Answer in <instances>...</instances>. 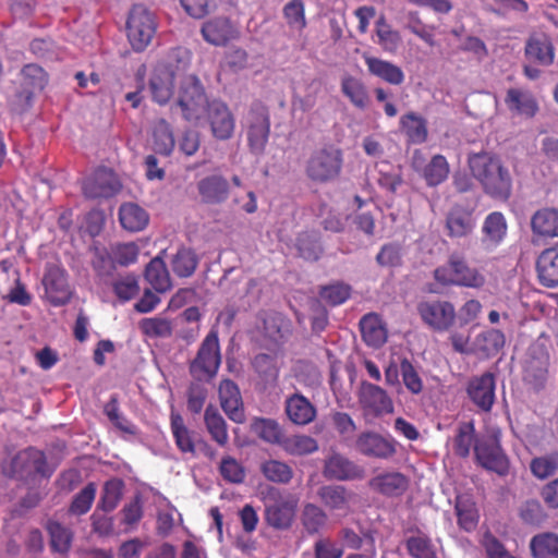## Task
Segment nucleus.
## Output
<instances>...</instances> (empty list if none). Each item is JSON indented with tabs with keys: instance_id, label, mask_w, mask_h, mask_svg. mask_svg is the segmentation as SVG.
I'll return each mask as SVG.
<instances>
[{
	"instance_id": "nucleus-42",
	"label": "nucleus",
	"mask_w": 558,
	"mask_h": 558,
	"mask_svg": "<svg viewBox=\"0 0 558 558\" xmlns=\"http://www.w3.org/2000/svg\"><path fill=\"white\" fill-rule=\"evenodd\" d=\"M251 430L265 442L281 445L284 432L280 424L272 418L255 417L251 423Z\"/></svg>"
},
{
	"instance_id": "nucleus-20",
	"label": "nucleus",
	"mask_w": 558,
	"mask_h": 558,
	"mask_svg": "<svg viewBox=\"0 0 558 558\" xmlns=\"http://www.w3.org/2000/svg\"><path fill=\"white\" fill-rule=\"evenodd\" d=\"M359 400L363 409L375 415L391 413L393 411L392 400L387 395L386 390L367 381L361 384Z\"/></svg>"
},
{
	"instance_id": "nucleus-33",
	"label": "nucleus",
	"mask_w": 558,
	"mask_h": 558,
	"mask_svg": "<svg viewBox=\"0 0 558 558\" xmlns=\"http://www.w3.org/2000/svg\"><path fill=\"white\" fill-rule=\"evenodd\" d=\"M284 411L289 420L296 425H307L316 417V408L301 393H293L287 398Z\"/></svg>"
},
{
	"instance_id": "nucleus-22",
	"label": "nucleus",
	"mask_w": 558,
	"mask_h": 558,
	"mask_svg": "<svg viewBox=\"0 0 558 558\" xmlns=\"http://www.w3.org/2000/svg\"><path fill=\"white\" fill-rule=\"evenodd\" d=\"M525 57L543 66H549L555 61V46L550 36L546 33H534L530 35L524 48Z\"/></svg>"
},
{
	"instance_id": "nucleus-56",
	"label": "nucleus",
	"mask_w": 558,
	"mask_h": 558,
	"mask_svg": "<svg viewBox=\"0 0 558 558\" xmlns=\"http://www.w3.org/2000/svg\"><path fill=\"white\" fill-rule=\"evenodd\" d=\"M260 472L269 482L277 484H288L293 477V470L288 463L274 459L263 462Z\"/></svg>"
},
{
	"instance_id": "nucleus-18",
	"label": "nucleus",
	"mask_w": 558,
	"mask_h": 558,
	"mask_svg": "<svg viewBox=\"0 0 558 558\" xmlns=\"http://www.w3.org/2000/svg\"><path fill=\"white\" fill-rule=\"evenodd\" d=\"M323 474L328 480L356 481L365 477V470L339 452L325 459Z\"/></svg>"
},
{
	"instance_id": "nucleus-46",
	"label": "nucleus",
	"mask_w": 558,
	"mask_h": 558,
	"mask_svg": "<svg viewBox=\"0 0 558 558\" xmlns=\"http://www.w3.org/2000/svg\"><path fill=\"white\" fill-rule=\"evenodd\" d=\"M46 530L50 537V548L54 553L66 554L72 546L73 532L58 521L49 520Z\"/></svg>"
},
{
	"instance_id": "nucleus-31",
	"label": "nucleus",
	"mask_w": 558,
	"mask_h": 558,
	"mask_svg": "<svg viewBox=\"0 0 558 558\" xmlns=\"http://www.w3.org/2000/svg\"><path fill=\"white\" fill-rule=\"evenodd\" d=\"M505 104L510 112L527 119L533 118L538 111V104L532 93L521 88H509Z\"/></svg>"
},
{
	"instance_id": "nucleus-27",
	"label": "nucleus",
	"mask_w": 558,
	"mask_h": 558,
	"mask_svg": "<svg viewBox=\"0 0 558 558\" xmlns=\"http://www.w3.org/2000/svg\"><path fill=\"white\" fill-rule=\"evenodd\" d=\"M446 230L449 238H466L475 228L472 210L454 205L446 215Z\"/></svg>"
},
{
	"instance_id": "nucleus-39",
	"label": "nucleus",
	"mask_w": 558,
	"mask_h": 558,
	"mask_svg": "<svg viewBox=\"0 0 558 558\" xmlns=\"http://www.w3.org/2000/svg\"><path fill=\"white\" fill-rule=\"evenodd\" d=\"M454 511L460 529L465 532H472L476 529L480 514L476 504L470 496L458 495L454 499Z\"/></svg>"
},
{
	"instance_id": "nucleus-54",
	"label": "nucleus",
	"mask_w": 558,
	"mask_h": 558,
	"mask_svg": "<svg viewBox=\"0 0 558 558\" xmlns=\"http://www.w3.org/2000/svg\"><path fill=\"white\" fill-rule=\"evenodd\" d=\"M351 293V286L341 281L322 286L318 290V295L322 301L330 306H339L343 304L350 299Z\"/></svg>"
},
{
	"instance_id": "nucleus-11",
	"label": "nucleus",
	"mask_w": 558,
	"mask_h": 558,
	"mask_svg": "<svg viewBox=\"0 0 558 558\" xmlns=\"http://www.w3.org/2000/svg\"><path fill=\"white\" fill-rule=\"evenodd\" d=\"M416 308L422 322L435 331H447L456 323V308L449 301H422Z\"/></svg>"
},
{
	"instance_id": "nucleus-53",
	"label": "nucleus",
	"mask_w": 558,
	"mask_h": 558,
	"mask_svg": "<svg viewBox=\"0 0 558 558\" xmlns=\"http://www.w3.org/2000/svg\"><path fill=\"white\" fill-rule=\"evenodd\" d=\"M171 430L179 450L195 456L196 449L192 433L185 426L180 414H171Z\"/></svg>"
},
{
	"instance_id": "nucleus-12",
	"label": "nucleus",
	"mask_w": 558,
	"mask_h": 558,
	"mask_svg": "<svg viewBox=\"0 0 558 558\" xmlns=\"http://www.w3.org/2000/svg\"><path fill=\"white\" fill-rule=\"evenodd\" d=\"M20 88L16 100L22 111L27 110L34 97L41 93L48 84V73L38 64H25L20 73Z\"/></svg>"
},
{
	"instance_id": "nucleus-47",
	"label": "nucleus",
	"mask_w": 558,
	"mask_h": 558,
	"mask_svg": "<svg viewBox=\"0 0 558 558\" xmlns=\"http://www.w3.org/2000/svg\"><path fill=\"white\" fill-rule=\"evenodd\" d=\"M530 549L534 558H558V535L551 532L536 534L531 538Z\"/></svg>"
},
{
	"instance_id": "nucleus-5",
	"label": "nucleus",
	"mask_w": 558,
	"mask_h": 558,
	"mask_svg": "<svg viewBox=\"0 0 558 558\" xmlns=\"http://www.w3.org/2000/svg\"><path fill=\"white\" fill-rule=\"evenodd\" d=\"M156 31L154 14L142 4L133 5L126 21V36L132 49L143 52L150 45Z\"/></svg>"
},
{
	"instance_id": "nucleus-51",
	"label": "nucleus",
	"mask_w": 558,
	"mask_h": 558,
	"mask_svg": "<svg viewBox=\"0 0 558 558\" xmlns=\"http://www.w3.org/2000/svg\"><path fill=\"white\" fill-rule=\"evenodd\" d=\"M280 447L291 456H306L318 450V442L307 435L283 437Z\"/></svg>"
},
{
	"instance_id": "nucleus-4",
	"label": "nucleus",
	"mask_w": 558,
	"mask_h": 558,
	"mask_svg": "<svg viewBox=\"0 0 558 558\" xmlns=\"http://www.w3.org/2000/svg\"><path fill=\"white\" fill-rule=\"evenodd\" d=\"M175 104L186 121H198L203 117L210 101L201 80L195 74L185 75L180 80Z\"/></svg>"
},
{
	"instance_id": "nucleus-64",
	"label": "nucleus",
	"mask_w": 558,
	"mask_h": 558,
	"mask_svg": "<svg viewBox=\"0 0 558 558\" xmlns=\"http://www.w3.org/2000/svg\"><path fill=\"white\" fill-rule=\"evenodd\" d=\"M92 266L97 276L99 277L112 276L117 265L112 258V253L110 248H96L92 260Z\"/></svg>"
},
{
	"instance_id": "nucleus-29",
	"label": "nucleus",
	"mask_w": 558,
	"mask_h": 558,
	"mask_svg": "<svg viewBox=\"0 0 558 558\" xmlns=\"http://www.w3.org/2000/svg\"><path fill=\"white\" fill-rule=\"evenodd\" d=\"M197 191L203 203L217 205L227 201L229 183L222 175L213 174L198 181Z\"/></svg>"
},
{
	"instance_id": "nucleus-36",
	"label": "nucleus",
	"mask_w": 558,
	"mask_h": 558,
	"mask_svg": "<svg viewBox=\"0 0 558 558\" xmlns=\"http://www.w3.org/2000/svg\"><path fill=\"white\" fill-rule=\"evenodd\" d=\"M327 512L318 505L305 502L300 513V522L307 535L322 533L328 524Z\"/></svg>"
},
{
	"instance_id": "nucleus-8",
	"label": "nucleus",
	"mask_w": 558,
	"mask_h": 558,
	"mask_svg": "<svg viewBox=\"0 0 558 558\" xmlns=\"http://www.w3.org/2000/svg\"><path fill=\"white\" fill-rule=\"evenodd\" d=\"M247 144L251 153L262 155L270 134V117L266 105L256 100L251 104L246 116Z\"/></svg>"
},
{
	"instance_id": "nucleus-25",
	"label": "nucleus",
	"mask_w": 558,
	"mask_h": 558,
	"mask_svg": "<svg viewBox=\"0 0 558 558\" xmlns=\"http://www.w3.org/2000/svg\"><path fill=\"white\" fill-rule=\"evenodd\" d=\"M363 60L372 76L393 86L403 84L405 75L399 65L368 53L363 54Z\"/></svg>"
},
{
	"instance_id": "nucleus-17",
	"label": "nucleus",
	"mask_w": 558,
	"mask_h": 558,
	"mask_svg": "<svg viewBox=\"0 0 558 558\" xmlns=\"http://www.w3.org/2000/svg\"><path fill=\"white\" fill-rule=\"evenodd\" d=\"M355 449L362 456L388 460L397 453V441L375 432H363L356 437Z\"/></svg>"
},
{
	"instance_id": "nucleus-48",
	"label": "nucleus",
	"mask_w": 558,
	"mask_h": 558,
	"mask_svg": "<svg viewBox=\"0 0 558 558\" xmlns=\"http://www.w3.org/2000/svg\"><path fill=\"white\" fill-rule=\"evenodd\" d=\"M377 43L388 53H396L400 48L402 38L398 31L393 29L384 15H380L375 23Z\"/></svg>"
},
{
	"instance_id": "nucleus-57",
	"label": "nucleus",
	"mask_w": 558,
	"mask_h": 558,
	"mask_svg": "<svg viewBox=\"0 0 558 558\" xmlns=\"http://www.w3.org/2000/svg\"><path fill=\"white\" fill-rule=\"evenodd\" d=\"M140 329L149 338H169L173 332L171 320L160 316L143 318L140 322Z\"/></svg>"
},
{
	"instance_id": "nucleus-63",
	"label": "nucleus",
	"mask_w": 558,
	"mask_h": 558,
	"mask_svg": "<svg viewBox=\"0 0 558 558\" xmlns=\"http://www.w3.org/2000/svg\"><path fill=\"white\" fill-rule=\"evenodd\" d=\"M282 13L291 28L303 31L306 27L305 5L302 0L289 1L283 7Z\"/></svg>"
},
{
	"instance_id": "nucleus-24",
	"label": "nucleus",
	"mask_w": 558,
	"mask_h": 558,
	"mask_svg": "<svg viewBox=\"0 0 558 558\" xmlns=\"http://www.w3.org/2000/svg\"><path fill=\"white\" fill-rule=\"evenodd\" d=\"M368 487L386 497H400L409 487V478L401 472H384L372 477Z\"/></svg>"
},
{
	"instance_id": "nucleus-19",
	"label": "nucleus",
	"mask_w": 558,
	"mask_h": 558,
	"mask_svg": "<svg viewBox=\"0 0 558 558\" xmlns=\"http://www.w3.org/2000/svg\"><path fill=\"white\" fill-rule=\"evenodd\" d=\"M495 376L486 372L469 380L466 393L480 411L489 412L495 403Z\"/></svg>"
},
{
	"instance_id": "nucleus-23",
	"label": "nucleus",
	"mask_w": 558,
	"mask_h": 558,
	"mask_svg": "<svg viewBox=\"0 0 558 558\" xmlns=\"http://www.w3.org/2000/svg\"><path fill=\"white\" fill-rule=\"evenodd\" d=\"M205 41L214 46H226L230 40L238 38L239 31L230 19L218 16L206 21L201 29Z\"/></svg>"
},
{
	"instance_id": "nucleus-21",
	"label": "nucleus",
	"mask_w": 558,
	"mask_h": 558,
	"mask_svg": "<svg viewBox=\"0 0 558 558\" xmlns=\"http://www.w3.org/2000/svg\"><path fill=\"white\" fill-rule=\"evenodd\" d=\"M218 393L227 416L235 423H243L245 421L244 404L238 385L231 379H223L219 385Z\"/></svg>"
},
{
	"instance_id": "nucleus-34",
	"label": "nucleus",
	"mask_w": 558,
	"mask_h": 558,
	"mask_svg": "<svg viewBox=\"0 0 558 558\" xmlns=\"http://www.w3.org/2000/svg\"><path fill=\"white\" fill-rule=\"evenodd\" d=\"M360 329L362 338L368 347L378 349L387 341V329L375 313L366 314L361 318Z\"/></svg>"
},
{
	"instance_id": "nucleus-3",
	"label": "nucleus",
	"mask_w": 558,
	"mask_h": 558,
	"mask_svg": "<svg viewBox=\"0 0 558 558\" xmlns=\"http://www.w3.org/2000/svg\"><path fill=\"white\" fill-rule=\"evenodd\" d=\"M343 167V154L333 145L315 149L305 163V174L314 183L325 184L339 178Z\"/></svg>"
},
{
	"instance_id": "nucleus-6",
	"label": "nucleus",
	"mask_w": 558,
	"mask_h": 558,
	"mask_svg": "<svg viewBox=\"0 0 558 558\" xmlns=\"http://www.w3.org/2000/svg\"><path fill=\"white\" fill-rule=\"evenodd\" d=\"M221 363L220 347L217 332L210 331L202 341L196 356L190 362L189 369L197 381L210 380Z\"/></svg>"
},
{
	"instance_id": "nucleus-7",
	"label": "nucleus",
	"mask_w": 558,
	"mask_h": 558,
	"mask_svg": "<svg viewBox=\"0 0 558 558\" xmlns=\"http://www.w3.org/2000/svg\"><path fill=\"white\" fill-rule=\"evenodd\" d=\"M3 472L12 477L27 480L37 475L50 477L53 469L49 468L44 451L29 447L17 452L9 466H3Z\"/></svg>"
},
{
	"instance_id": "nucleus-30",
	"label": "nucleus",
	"mask_w": 558,
	"mask_h": 558,
	"mask_svg": "<svg viewBox=\"0 0 558 558\" xmlns=\"http://www.w3.org/2000/svg\"><path fill=\"white\" fill-rule=\"evenodd\" d=\"M533 235L543 239L558 238V208L543 207L531 217Z\"/></svg>"
},
{
	"instance_id": "nucleus-32",
	"label": "nucleus",
	"mask_w": 558,
	"mask_h": 558,
	"mask_svg": "<svg viewBox=\"0 0 558 558\" xmlns=\"http://www.w3.org/2000/svg\"><path fill=\"white\" fill-rule=\"evenodd\" d=\"M317 497L329 511L350 510L353 494L342 485H324L318 488Z\"/></svg>"
},
{
	"instance_id": "nucleus-2",
	"label": "nucleus",
	"mask_w": 558,
	"mask_h": 558,
	"mask_svg": "<svg viewBox=\"0 0 558 558\" xmlns=\"http://www.w3.org/2000/svg\"><path fill=\"white\" fill-rule=\"evenodd\" d=\"M191 63L189 50L177 47L171 49L167 58L159 61L149 80L151 98L159 105H166L174 94L177 80H181Z\"/></svg>"
},
{
	"instance_id": "nucleus-16",
	"label": "nucleus",
	"mask_w": 558,
	"mask_h": 558,
	"mask_svg": "<svg viewBox=\"0 0 558 558\" xmlns=\"http://www.w3.org/2000/svg\"><path fill=\"white\" fill-rule=\"evenodd\" d=\"M204 113L216 140L227 141L233 136L235 119L226 102L215 99L210 101Z\"/></svg>"
},
{
	"instance_id": "nucleus-50",
	"label": "nucleus",
	"mask_w": 558,
	"mask_h": 558,
	"mask_svg": "<svg viewBox=\"0 0 558 558\" xmlns=\"http://www.w3.org/2000/svg\"><path fill=\"white\" fill-rule=\"evenodd\" d=\"M505 343V333L494 328L482 331L475 338L476 350L486 356L496 355L504 348Z\"/></svg>"
},
{
	"instance_id": "nucleus-37",
	"label": "nucleus",
	"mask_w": 558,
	"mask_h": 558,
	"mask_svg": "<svg viewBox=\"0 0 558 558\" xmlns=\"http://www.w3.org/2000/svg\"><path fill=\"white\" fill-rule=\"evenodd\" d=\"M119 221L130 232L144 230L149 222L148 213L135 203H124L119 208Z\"/></svg>"
},
{
	"instance_id": "nucleus-44",
	"label": "nucleus",
	"mask_w": 558,
	"mask_h": 558,
	"mask_svg": "<svg viewBox=\"0 0 558 558\" xmlns=\"http://www.w3.org/2000/svg\"><path fill=\"white\" fill-rule=\"evenodd\" d=\"M476 441L474 422H461L458 425L457 433L452 441L454 454L463 459L468 458L470 456L471 448H474Z\"/></svg>"
},
{
	"instance_id": "nucleus-43",
	"label": "nucleus",
	"mask_w": 558,
	"mask_h": 558,
	"mask_svg": "<svg viewBox=\"0 0 558 558\" xmlns=\"http://www.w3.org/2000/svg\"><path fill=\"white\" fill-rule=\"evenodd\" d=\"M204 421L211 439L220 447H225L229 441V435L226 421L218 409L211 404L208 405L205 410Z\"/></svg>"
},
{
	"instance_id": "nucleus-52",
	"label": "nucleus",
	"mask_w": 558,
	"mask_h": 558,
	"mask_svg": "<svg viewBox=\"0 0 558 558\" xmlns=\"http://www.w3.org/2000/svg\"><path fill=\"white\" fill-rule=\"evenodd\" d=\"M124 482L113 477L105 482L98 508L105 512L113 511L123 496Z\"/></svg>"
},
{
	"instance_id": "nucleus-9",
	"label": "nucleus",
	"mask_w": 558,
	"mask_h": 558,
	"mask_svg": "<svg viewBox=\"0 0 558 558\" xmlns=\"http://www.w3.org/2000/svg\"><path fill=\"white\" fill-rule=\"evenodd\" d=\"M550 355L544 344L533 343L529 347L522 367L523 381L533 390H542L548 378Z\"/></svg>"
},
{
	"instance_id": "nucleus-59",
	"label": "nucleus",
	"mask_w": 558,
	"mask_h": 558,
	"mask_svg": "<svg viewBox=\"0 0 558 558\" xmlns=\"http://www.w3.org/2000/svg\"><path fill=\"white\" fill-rule=\"evenodd\" d=\"M449 174V165L442 155H435L424 169V178L429 186L444 182Z\"/></svg>"
},
{
	"instance_id": "nucleus-38",
	"label": "nucleus",
	"mask_w": 558,
	"mask_h": 558,
	"mask_svg": "<svg viewBox=\"0 0 558 558\" xmlns=\"http://www.w3.org/2000/svg\"><path fill=\"white\" fill-rule=\"evenodd\" d=\"M399 124L410 143L423 144L427 141V121L418 113L414 111L407 112L400 118Z\"/></svg>"
},
{
	"instance_id": "nucleus-40",
	"label": "nucleus",
	"mask_w": 558,
	"mask_h": 558,
	"mask_svg": "<svg viewBox=\"0 0 558 558\" xmlns=\"http://www.w3.org/2000/svg\"><path fill=\"white\" fill-rule=\"evenodd\" d=\"M341 92L357 109L364 110L369 104L365 84L353 75H344L341 80Z\"/></svg>"
},
{
	"instance_id": "nucleus-15",
	"label": "nucleus",
	"mask_w": 558,
	"mask_h": 558,
	"mask_svg": "<svg viewBox=\"0 0 558 558\" xmlns=\"http://www.w3.org/2000/svg\"><path fill=\"white\" fill-rule=\"evenodd\" d=\"M121 189L117 174L107 168H99L84 180L83 194L86 198H109L114 196Z\"/></svg>"
},
{
	"instance_id": "nucleus-28",
	"label": "nucleus",
	"mask_w": 558,
	"mask_h": 558,
	"mask_svg": "<svg viewBox=\"0 0 558 558\" xmlns=\"http://www.w3.org/2000/svg\"><path fill=\"white\" fill-rule=\"evenodd\" d=\"M538 282L545 288L558 287V245L545 248L536 259Z\"/></svg>"
},
{
	"instance_id": "nucleus-14",
	"label": "nucleus",
	"mask_w": 558,
	"mask_h": 558,
	"mask_svg": "<svg viewBox=\"0 0 558 558\" xmlns=\"http://www.w3.org/2000/svg\"><path fill=\"white\" fill-rule=\"evenodd\" d=\"M45 296L53 306L66 304L72 296L66 270L57 264H48L41 280Z\"/></svg>"
},
{
	"instance_id": "nucleus-10",
	"label": "nucleus",
	"mask_w": 558,
	"mask_h": 558,
	"mask_svg": "<svg viewBox=\"0 0 558 558\" xmlns=\"http://www.w3.org/2000/svg\"><path fill=\"white\" fill-rule=\"evenodd\" d=\"M474 456L482 468L500 476L509 473L510 462L497 435L477 439L474 446Z\"/></svg>"
},
{
	"instance_id": "nucleus-60",
	"label": "nucleus",
	"mask_w": 558,
	"mask_h": 558,
	"mask_svg": "<svg viewBox=\"0 0 558 558\" xmlns=\"http://www.w3.org/2000/svg\"><path fill=\"white\" fill-rule=\"evenodd\" d=\"M530 470L532 474L539 480H545L554 475L558 470V453L551 452L533 458L530 462Z\"/></svg>"
},
{
	"instance_id": "nucleus-55",
	"label": "nucleus",
	"mask_w": 558,
	"mask_h": 558,
	"mask_svg": "<svg viewBox=\"0 0 558 558\" xmlns=\"http://www.w3.org/2000/svg\"><path fill=\"white\" fill-rule=\"evenodd\" d=\"M405 548L412 558H438L433 541L422 532L410 536L405 541Z\"/></svg>"
},
{
	"instance_id": "nucleus-26",
	"label": "nucleus",
	"mask_w": 558,
	"mask_h": 558,
	"mask_svg": "<svg viewBox=\"0 0 558 558\" xmlns=\"http://www.w3.org/2000/svg\"><path fill=\"white\" fill-rule=\"evenodd\" d=\"M449 265L453 268L458 287L481 289L485 286V275L477 268L471 267L461 254L452 253L449 256Z\"/></svg>"
},
{
	"instance_id": "nucleus-13",
	"label": "nucleus",
	"mask_w": 558,
	"mask_h": 558,
	"mask_svg": "<svg viewBox=\"0 0 558 558\" xmlns=\"http://www.w3.org/2000/svg\"><path fill=\"white\" fill-rule=\"evenodd\" d=\"M296 508L298 500L295 498L277 493L265 505V522L275 530H289L294 522Z\"/></svg>"
},
{
	"instance_id": "nucleus-61",
	"label": "nucleus",
	"mask_w": 558,
	"mask_h": 558,
	"mask_svg": "<svg viewBox=\"0 0 558 558\" xmlns=\"http://www.w3.org/2000/svg\"><path fill=\"white\" fill-rule=\"evenodd\" d=\"M96 485L95 483H88L83 489H81L74 497L70 505L69 512L75 515H82L87 513L96 497Z\"/></svg>"
},
{
	"instance_id": "nucleus-58",
	"label": "nucleus",
	"mask_w": 558,
	"mask_h": 558,
	"mask_svg": "<svg viewBox=\"0 0 558 558\" xmlns=\"http://www.w3.org/2000/svg\"><path fill=\"white\" fill-rule=\"evenodd\" d=\"M116 265L128 267L137 262L140 246L135 242H117L109 246Z\"/></svg>"
},
{
	"instance_id": "nucleus-62",
	"label": "nucleus",
	"mask_w": 558,
	"mask_h": 558,
	"mask_svg": "<svg viewBox=\"0 0 558 558\" xmlns=\"http://www.w3.org/2000/svg\"><path fill=\"white\" fill-rule=\"evenodd\" d=\"M252 365L266 383H274L278 379L279 369L275 356L259 353L254 357Z\"/></svg>"
},
{
	"instance_id": "nucleus-41",
	"label": "nucleus",
	"mask_w": 558,
	"mask_h": 558,
	"mask_svg": "<svg viewBox=\"0 0 558 558\" xmlns=\"http://www.w3.org/2000/svg\"><path fill=\"white\" fill-rule=\"evenodd\" d=\"M198 263L199 259L194 250L182 246L172 255L170 266L177 277L189 278L195 272Z\"/></svg>"
},
{
	"instance_id": "nucleus-35",
	"label": "nucleus",
	"mask_w": 558,
	"mask_h": 558,
	"mask_svg": "<svg viewBox=\"0 0 558 558\" xmlns=\"http://www.w3.org/2000/svg\"><path fill=\"white\" fill-rule=\"evenodd\" d=\"M144 278L156 292L163 293L172 288L170 274L161 255L154 257L146 265Z\"/></svg>"
},
{
	"instance_id": "nucleus-49",
	"label": "nucleus",
	"mask_w": 558,
	"mask_h": 558,
	"mask_svg": "<svg viewBox=\"0 0 558 558\" xmlns=\"http://www.w3.org/2000/svg\"><path fill=\"white\" fill-rule=\"evenodd\" d=\"M483 242L490 246H497L507 233V222L504 215L499 211L489 214L483 225Z\"/></svg>"
},
{
	"instance_id": "nucleus-45",
	"label": "nucleus",
	"mask_w": 558,
	"mask_h": 558,
	"mask_svg": "<svg viewBox=\"0 0 558 558\" xmlns=\"http://www.w3.org/2000/svg\"><path fill=\"white\" fill-rule=\"evenodd\" d=\"M174 135L170 123L166 119L156 121L153 129V145L157 154L169 156L174 148Z\"/></svg>"
},
{
	"instance_id": "nucleus-1",
	"label": "nucleus",
	"mask_w": 558,
	"mask_h": 558,
	"mask_svg": "<svg viewBox=\"0 0 558 558\" xmlns=\"http://www.w3.org/2000/svg\"><path fill=\"white\" fill-rule=\"evenodd\" d=\"M470 171L486 195L506 202L512 193V177L501 159L490 153L482 151L469 158Z\"/></svg>"
}]
</instances>
